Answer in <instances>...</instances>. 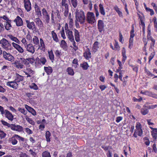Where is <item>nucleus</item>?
<instances>
[{
	"mask_svg": "<svg viewBox=\"0 0 157 157\" xmlns=\"http://www.w3.org/2000/svg\"><path fill=\"white\" fill-rule=\"evenodd\" d=\"M51 33L54 40L56 42H59V40L56 34L54 31H52Z\"/></svg>",
	"mask_w": 157,
	"mask_h": 157,
	"instance_id": "nucleus-32",
	"label": "nucleus"
},
{
	"mask_svg": "<svg viewBox=\"0 0 157 157\" xmlns=\"http://www.w3.org/2000/svg\"><path fill=\"white\" fill-rule=\"evenodd\" d=\"M24 58H20L15 59L14 62L12 63V64L14 65V66L17 69L20 70L25 68V66L23 65Z\"/></svg>",
	"mask_w": 157,
	"mask_h": 157,
	"instance_id": "nucleus-3",
	"label": "nucleus"
},
{
	"mask_svg": "<svg viewBox=\"0 0 157 157\" xmlns=\"http://www.w3.org/2000/svg\"><path fill=\"white\" fill-rule=\"evenodd\" d=\"M75 21H77L81 24H83L86 20V17L84 12L81 10H76L75 12Z\"/></svg>",
	"mask_w": 157,
	"mask_h": 157,
	"instance_id": "nucleus-1",
	"label": "nucleus"
},
{
	"mask_svg": "<svg viewBox=\"0 0 157 157\" xmlns=\"http://www.w3.org/2000/svg\"><path fill=\"white\" fill-rule=\"evenodd\" d=\"M134 29L133 28L131 30L130 32V36L129 39V48H131V46H132L133 44V38L134 36Z\"/></svg>",
	"mask_w": 157,
	"mask_h": 157,
	"instance_id": "nucleus-16",
	"label": "nucleus"
},
{
	"mask_svg": "<svg viewBox=\"0 0 157 157\" xmlns=\"http://www.w3.org/2000/svg\"><path fill=\"white\" fill-rule=\"evenodd\" d=\"M99 10L101 13L103 15H105V10L104 9L103 5L100 4L99 5Z\"/></svg>",
	"mask_w": 157,
	"mask_h": 157,
	"instance_id": "nucleus-33",
	"label": "nucleus"
},
{
	"mask_svg": "<svg viewBox=\"0 0 157 157\" xmlns=\"http://www.w3.org/2000/svg\"><path fill=\"white\" fill-rule=\"evenodd\" d=\"M119 41L121 43H123L124 41V40L123 39V36L121 34V33L120 32H119Z\"/></svg>",
	"mask_w": 157,
	"mask_h": 157,
	"instance_id": "nucleus-61",
	"label": "nucleus"
},
{
	"mask_svg": "<svg viewBox=\"0 0 157 157\" xmlns=\"http://www.w3.org/2000/svg\"><path fill=\"white\" fill-rule=\"evenodd\" d=\"M24 7L27 12L29 11L31 9L30 2L24 3Z\"/></svg>",
	"mask_w": 157,
	"mask_h": 157,
	"instance_id": "nucleus-28",
	"label": "nucleus"
},
{
	"mask_svg": "<svg viewBox=\"0 0 157 157\" xmlns=\"http://www.w3.org/2000/svg\"><path fill=\"white\" fill-rule=\"evenodd\" d=\"M29 87L31 89H33L34 90H37L38 88L37 85L34 83H32L29 86Z\"/></svg>",
	"mask_w": 157,
	"mask_h": 157,
	"instance_id": "nucleus-39",
	"label": "nucleus"
},
{
	"mask_svg": "<svg viewBox=\"0 0 157 157\" xmlns=\"http://www.w3.org/2000/svg\"><path fill=\"white\" fill-rule=\"evenodd\" d=\"M23 80V76L19 75L18 74H16L15 78L14 80L16 82L18 83L19 82H22Z\"/></svg>",
	"mask_w": 157,
	"mask_h": 157,
	"instance_id": "nucleus-19",
	"label": "nucleus"
},
{
	"mask_svg": "<svg viewBox=\"0 0 157 157\" xmlns=\"http://www.w3.org/2000/svg\"><path fill=\"white\" fill-rule=\"evenodd\" d=\"M36 61L37 65L38 64H42L44 65L47 62V60L46 58L44 57H41L40 59L37 58H36Z\"/></svg>",
	"mask_w": 157,
	"mask_h": 157,
	"instance_id": "nucleus-17",
	"label": "nucleus"
},
{
	"mask_svg": "<svg viewBox=\"0 0 157 157\" xmlns=\"http://www.w3.org/2000/svg\"><path fill=\"white\" fill-rule=\"evenodd\" d=\"M156 107H157V104L151 105H149L147 106V108L149 109H154Z\"/></svg>",
	"mask_w": 157,
	"mask_h": 157,
	"instance_id": "nucleus-60",
	"label": "nucleus"
},
{
	"mask_svg": "<svg viewBox=\"0 0 157 157\" xmlns=\"http://www.w3.org/2000/svg\"><path fill=\"white\" fill-rule=\"evenodd\" d=\"M35 22L39 28H41L43 26L42 22L39 18H36L35 19Z\"/></svg>",
	"mask_w": 157,
	"mask_h": 157,
	"instance_id": "nucleus-23",
	"label": "nucleus"
},
{
	"mask_svg": "<svg viewBox=\"0 0 157 157\" xmlns=\"http://www.w3.org/2000/svg\"><path fill=\"white\" fill-rule=\"evenodd\" d=\"M10 21L6 22V24H4L5 27L6 29L7 30H10L11 28V25Z\"/></svg>",
	"mask_w": 157,
	"mask_h": 157,
	"instance_id": "nucleus-34",
	"label": "nucleus"
},
{
	"mask_svg": "<svg viewBox=\"0 0 157 157\" xmlns=\"http://www.w3.org/2000/svg\"><path fill=\"white\" fill-rule=\"evenodd\" d=\"M10 129L13 131L18 132H22L23 131V127L20 125H16L14 124H10Z\"/></svg>",
	"mask_w": 157,
	"mask_h": 157,
	"instance_id": "nucleus-8",
	"label": "nucleus"
},
{
	"mask_svg": "<svg viewBox=\"0 0 157 157\" xmlns=\"http://www.w3.org/2000/svg\"><path fill=\"white\" fill-rule=\"evenodd\" d=\"M86 21L90 24H92L95 21L94 14L93 12H89L87 13L86 16Z\"/></svg>",
	"mask_w": 157,
	"mask_h": 157,
	"instance_id": "nucleus-7",
	"label": "nucleus"
},
{
	"mask_svg": "<svg viewBox=\"0 0 157 157\" xmlns=\"http://www.w3.org/2000/svg\"><path fill=\"white\" fill-rule=\"evenodd\" d=\"M148 32V34H147V39L149 40H151L152 42V43H151V46H150V48H152V45L153 46L154 44H155V40L153 38H152L150 36V34H151V32Z\"/></svg>",
	"mask_w": 157,
	"mask_h": 157,
	"instance_id": "nucleus-25",
	"label": "nucleus"
},
{
	"mask_svg": "<svg viewBox=\"0 0 157 157\" xmlns=\"http://www.w3.org/2000/svg\"><path fill=\"white\" fill-rule=\"evenodd\" d=\"M149 128L152 130L151 131V134L153 140V141L155 143V141L157 140V128H153L151 127Z\"/></svg>",
	"mask_w": 157,
	"mask_h": 157,
	"instance_id": "nucleus-11",
	"label": "nucleus"
},
{
	"mask_svg": "<svg viewBox=\"0 0 157 157\" xmlns=\"http://www.w3.org/2000/svg\"><path fill=\"white\" fill-rule=\"evenodd\" d=\"M42 157H51L50 153L48 151H43L42 154Z\"/></svg>",
	"mask_w": 157,
	"mask_h": 157,
	"instance_id": "nucleus-36",
	"label": "nucleus"
},
{
	"mask_svg": "<svg viewBox=\"0 0 157 157\" xmlns=\"http://www.w3.org/2000/svg\"><path fill=\"white\" fill-rule=\"evenodd\" d=\"M25 108L29 112L31 113L33 116L36 115V111L31 107L27 105H25Z\"/></svg>",
	"mask_w": 157,
	"mask_h": 157,
	"instance_id": "nucleus-18",
	"label": "nucleus"
},
{
	"mask_svg": "<svg viewBox=\"0 0 157 157\" xmlns=\"http://www.w3.org/2000/svg\"><path fill=\"white\" fill-rule=\"evenodd\" d=\"M9 67L6 65H3L1 68V71L2 73H6L9 70Z\"/></svg>",
	"mask_w": 157,
	"mask_h": 157,
	"instance_id": "nucleus-29",
	"label": "nucleus"
},
{
	"mask_svg": "<svg viewBox=\"0 0 157 157\" xmlns=\"http://www.w3.org/2000/svg\"><path fill=\"white\" fill-rule=\"evenodd\" d=\"M99 43L98 41H96L94 42L93 44V49H98L99 48Z\"/></svg>",
	"mask_w": 157,
	"mask_h": 157,
	"instance_id": "nucleus-55",
	"label": "nucleus"
},
{
	"mask_svg": "<svg viewBox=\"0 0 157 157\" xmlns=\"http://www.w3.org/2000/svg\"><path fill=\"white\" fill-rule=\"evenodd\" d=\"M51 133L49 131H47L45 133V138L47 142H50L51 141Z\"/></svg>",
	"mask_w": 157,
	"mask_h": 157,
	"instance_id": "nucleus-27",
	"label": "nucleus"
},
{
	"mask_svg": "<svg viewBox=\"0 0 157 157\" xmlns=\"http://www.w3.org/2000/svg\"><path fill=\"white\" fill-rule=\"evenodd\" d=\"M0 121L4 126H7L8 128L10 127L11 124H10L6 121L2 120H1Z\"/></svg>",
	"mask_w": 157,
	"mask_h": 157,
	"instance_id": "nucleus-50",
	"label": "nucleus"
},
{
	"mask_svg": "<svg viewBox=\"0 0 157 157\" xmlns=\"http://www.w3.org/2000/svg\"><path fill=\"white\" fill-rule=\"evenodd\" d=\"M132 100L134 102H136L137 101L140 102L142 100V98L140 97V98L139 99H137L135 97H134L133 98Z\"/></svg>",
	"mask_w": 157,
	"mask_h": 157,
	"instance_id": "nucleus-63",
	"label": "nucleus"
},
{
	"mask_svg": "<svg viewBox=\"0 0 157 157\" xmlns=\"http://www.w3.org/2000/svg\"><path fill=\"white\" fill-rule=\"evenodd\" d=\"M37 15L38 17L41 16H42L41 11L40 10V9L36 10H35Z\"/></svg>",
	"mask_w": 157,
	"mask_h": 157,
	"instance_id": "nucleus-62",
	"label": "nucleus"
},
{
	"mask_svg": "<svg viewBox=\"0 0 157 157\" xmlns=\"http://www.w3.org/2000/svg\"><path fill=\"white\" fill-rule=\"evenodd\" d=\"M25 119L30 124L34 125L35 124V122L33 120L32 118H29L28 116H26L25 117Z\"/></svg>",
	"mask_w": 157,
	"mask_h": 157,
	"instance_id": "nucleus-35",
	"label": "nucleus"
},
{
	"mask_svg": "<svg viewBox=\"0 0 157 157\" xmlns=\"http://www.w3.org/2000/svg\"><path fill=\"white\" fill-rule=\"evenodd\" d=\"M0 112L1 114L3 116L4 114L5 117L7 118L9 120L12 121L13 119V114L8 110H4V108H2L0 109Z\"/></svg>",
	"mask_w": 157,
	"mask_h": 157,
	"instance_id": "nucleus-5",
	"label": "nucleus"
},
{
	"mask_svg": "<svg viewBox=\"0 0 157 157\" xmlns=\"http://www.w3.org/2000/svg\"><path fill=\"white\" fill-rule=\"evenodd\" d=\"M122 55L123 57L122 59V62L123 63H124L127 59V56L126 55V51L125 50H122Z\"/></svg>",
	"mask_w": 157,
	"mask_h": 157,
	"instance_id": "nucleus-30",
	"label": "nucleus"
},
{
	"mask_svg": "<svg viewBox=\"0 0 157 157\" xmlns=\"http://www.w3.org/2000/svg\"><path fill=\"white\" fill-rule=\"evenodd\" d=\"M49 56L50 59L51 60H53L54 59V56L52 50L50 52H48Z\"/></svg>",
	"mask_w": 157,
	"mask_h": 157,
	"instance_id": "nucleus-49",
	"label": "nucleus"
},
{
	"mask_svg": "<svg viewBox=\"0 0 157 157\" xmlns=\"http://www.w3.org/2000/svg\"><path fill=\"white\" fill-rule=\"evenodd\" d=\"M40 46L38 48V49H39L40 48V46L42 48H45V45L44 44V42L43 39L41 38L40 39Z\"/></svg>",
	"mask_w": 157,
	"mask_h": 157,
	"instance_id": "nucleus-44",
	"label": "nucleus"
},
{
	"mask_svg": "<svg viewBox=\"0 0 157 157\" xmlns=\"http://www.w3.org/2000/svg\"><path fill=\"white\" fill-rule=\"evenodd\" d=\"M72 63L74 64L73 66H74L75 68H76L78 65V59H74L72 61Z\"/></svg>",
	"mask_w": 157,
	"mask_h": 157,
	"instance_id": "nucleus-48",
	"label": "nucleus"
},
{
	"mask_svg": "<svg viewBox=\"0 0 157 157\" xmlns=\"http://www.w3.org/2000/svg\"><path fill=\"white\" fill-rule=\"evenodd\" d=\"M67 71L68 74L71 75H73L74 74V72L73 69L71 67H68L67 69Z\"/></svg>",
	"mask_w": 157,
	"mask_h": 157,
	"instance_id": "nucleus-37",
	"label": "nucleus"
},
{
	"mask_svg": "<svg viewBox=\"0 0 157 157\" xmlns=\"http://www.w3.org/2000/svg\"><path fill=\"white\" fill-rule=\"evenodd\" d=\"M26 71L28 73H29L30 75H33L34 73V71L30 68H27L26 69Z\"/></svg>",
	"mask_w": 157,
	"mask_h": 157,
	"instance_id": "nucleus-53",
	"label": "nucleus"
},
{
	"mask_svg": "<svg viewBox=\"0 0 157 157\" xmlns=\"http://www.w3.org/2000/svg\"><path fill=\"white\" fill-rule=\"evenodd\" d=\"M27 59V61L29 62V63L32 64V65H35V66L36 67H37V64L36 59L35 61L34 59L32 58H28Z\"/></svg>",
	"mask_w": 157,
	"mask_h": 157,
	"instance_id": "nucleus-26",
	"label": "nucleus"
},
{
	"mask_svg": "<svg viewBox=\"0 0 157 157\" xmlns=\"http://www.w3.org/2000/svg\"><path fill=\"white\" fill-rule=\"evenodd\" d=\"M27 27L29 29H32L35 28V25L33 22H30L28 20H26Z\"/></svg>",
	"mask_w": 157,
	"mask_h": 157,
	"instance_id": "nucleus-20",
	"label": "nucleus"
},
{
	"mask_svg": "<svg viewBox=\"0 0 157 157\" xmlns=\"http://www.w3.org/2000/svg\"><path fill=\"white\" fill-rule=\"evenodd\" d=\"M145 10L147 11L150 12V14L151 15H152L154 14V12L153 10L147 7H146Z\"/></svg>",
	"mask_w": 157,
	"mask_h": 157,
	"instance_id": "nucleus-54",
	"label": "nucleus"
},
{
	"mask_svg": "<svg viewBox=\"0 0 157 157\" xmlns=\"http://www.w3.org/2000/svg\"><path fill=\"white\" fill-rule=\"evenodd\" d=\"M75 40L79 42L80 40L79 33L77 29H75L74 30Z\"/></svg>",
	"mask_w": 157,
	"mask_h": 157,
	"instance_id": "nucleus-22",
	"label": "nucleus"
},
{
	"mask_svg": "<svg viewBox=\"0 0 157 157\" xmlns=\"http://www.w3.org/2000/svg\"><path fill=\"white\" fill-rule=\"evenodd\" d=\"M67 44L65 40H62L61 42V45L63 48H65L67 46Z\"/></svg>",
	"mask_w": 157,
	"mask_h": 157,
	"instance_id": "nucleus-52",
	"label": "nucleus"
},
{
	"mask_svg": "<svg viewBox=\"0 0 157 157\" xmlns=\"http://www.w3.org/2000/svg\"><path fill=\"white\" fill-rule=\"evenodd\" d=\"M143 140L145 144L147 146H148L149 145L150 141L148 137L147 136L144 137L143 138Z\"/></svg>",
	"mask_w": 157,
	"mask_h": 157,
	"instance_id": "nucleus-41",
	"label": "nucleus"
},
{
	"mask_svg": "<svg viewBox=\"0 0 157 157\" xmlns=\"http://www.w3.org/2000/svg\"><path fill=\"white\" fill-rule=\"evenodd\" d=\"M65 30L67 36L69 40L72 42H73V45L75 46V42L74 41V37L72 31L69 29L67 24H66L65 26Z\"/></svg>",
	"mask_w": 157,
	"mask_h": 157,
	"instance_id": "nucleus-4",
	"label": "nucleus"
},
{
	"mask_svg": "<svg viewBox=\"0 0 157 157\" xmlns=\"http://www.w3.org/2000/svg\"><path fill=\"white\" fill-rule=\"evenodd\" d=\"M42 12L43 18L44 19L46 22L47 23H49L50 18L49 15L48 14L47 10L45 8H43L42 9Z\"/></svg>",
	"mask_w": 157,
	"mask_h": 157,
	"instance_id": "nucleus-10",
	"label": "nucleus"
},
{
	"mask_svg": "<svg viewBox=\"0 0 157 157\" xmlns=\"http://www.w3.org/2000/svg\"><path fill=\"white\" fill-rule=\"evenodd\" d=\"M149 112L147 109L142 108L141 109V113L143 115H145L147 114Z\"/></svg>",
	"mask_w": 157,
	"mask_h": 157,
	"instance_id": "nucleus-43",
	"label": "nucleus"
},
{
	"mask_svg": "<svg viewBox=\"0 0 157 157\" xmlns=\"http://www.w3.org/2000/svg\"><path fill=\"white\" fill-rule=\"evenodd\" d=\"M114 10L118 13L120 17H122V12L120 11V9L117 6H115L114 8Z\"/></svg>",
	"mask_w": 157,
	"mask_h": 157,
	"instance_id": "nucleus-40",
	"label": "nucleus"
},
{
	"mask_svg": "<svg viewBox=\"0 0 157 157\" xmlns=\"http://www.w3.org/2000/svg\"><path fill=\"white\" fill-rule=\"evenodd\" d=\"M6 136V134L2 130L0 129V138H4Z\"/></svg>",
	"mask_w": 157,
	"mask_h": 157,
	"instance_id": "nucleus-46",
	"label": "nucleus"
},
{
	"mask_svg": "<svg viewBox=\"0 0 157 157\" xmlns=\"http://www.w3.org/2000/svg\"><path fill=\"white\" fill-rule=\"evenodd\" d=\"M25 129L26 132L28 134H32L33 133V131L28 128H25Z\"/></svg>",
	"mask_w": 157,
	"mask_h": 157,
	"instance_id": "nucleus-57",
	"label": "nucleus"
},
{
	"mask_svg": "<svg viewBox=\"0 0 157 157\" xmlns=\"http://www.w3.org/2000/svg\"><path fill=\"white\" fill-rule=\"evenodd\" d=\"M7 86L16 90L18 88V84L15 82V80L11 81H8L6 82Z\"/></svg>",
	"mask_w": 157,
	"mask_h": 157,
	"instance_id": "nucleus-9",
	"label": "nucleus"
},
{
	"mask_svg": "<svg viewBox=\"0 0 157 157\" xmlns=\"http://www.w3.org/2000/svg\"><path fill=\"white\" fill-rule=\"evenodd\" d=\"M24 63L23 65L27 67H30L29 63V62L27 59H25L24 58Z\"/></svg>",
	"mask_w": 157,
	"mask_h": 157,
	"instance_id": "nucleus-51",
	"label": "nucleus"
},
{
	"mask_svg": "<svg viewBox=\"0 0 157 157\" xmlns=\"http://www.w3.org/2000/svg\"><path fill=\"white\" fill-rule=\"evenodd\" d=\"M44 69L45 71L46 72L47 75H49L51 74L53 71L52 68L50 66L44 67Z\"/></svg>",
	"mask_w": 157,
	"mask_h": 157,
	"instance_id": "nucleus-21",
	"label": "nucleus"
},
{
	"mask_svg": "<svg viewBox=\"0 0 157 157\" xmlns=\"http://www.w3.org/2000/svg\"><path fill=\"white\" fill-rule=\"evenodd\" d=\"M3 55L4 58L6 60L11 62H13L14 60V57L10 53H7L6 52H3Z\"/></svg>",
	"mask_w": 157,
	"mask_h": 157,
	"instance_id": "nucleus-12",
	"label": "nucleus"
},
{
	"mask_svg": "<svg viewBox=\"0 0 157 157\" xmlns=\"http://www.w3.org/2000/svg\"><path fill=\"white\" fill-rule=\"evenodd\" d=\"M53 13L55 14V16L57 17L58 18L60 19L61 18L60 15L59 10H57L56 12H55Z\"/></svg>",
	"mask_w": 157,
	"mask_h": 157,
	"instance_id": "nucleus-56",
	"label": "nucleus"
},
{
	"mask_svg": "<svg viewBox=\"0 0 157 157\" xmlns=\"http://www.w3.org/2000/svg\"><path fill=\"white\" fill-rule=\"evenodd\" d=\"M17 140L19 143L24 142L25 141V138L17 134H15L12 137L9 139L8 142L13 145H15L18 143Z\"/></svg>",
	"mask_w": 157,
	"mask_h": 157,
	"instance_id": "nucleus-2",
	"label": "nucleus"
},
{
	"mask_svg": "<svg viewBox=\"0 0 157 157\" xmlns=\"http://www.w3.org/2000/svg\"><path fill=\"white\" fill-rule=\"evenodd\" d=\"M89 50H88L86 51L83 54L85 58L87 60L89 59L91 57V53Z\"/></svg>",
	"mask_w": 157,
	"mask_h": 157,
	"instance_id": "nucleus-24",
	"label": "nucleus"
},
{
	"mask_svg": "<svg viewBox=\"0 0 157 157\" xmlns=\"http://www.w3.org/2000/svg\"><path fill=\"white\" fill-rule=\"evenodd\" d=\"M1 46L4 48H7V49H11L10 48H9L10 46V44L5 39L3 38L1 40Z\"/></svg>",
	"mask_w": 157,
	"mask_h": 157,
	"instance_id": "nucleus-13",
	"label": "nucleus"
},
{
	"mask_svg": "<svg viewBox=\"0 0 157 157\" xmlns=\"http://www.w3.org/2000/svg\"><path fill=\"white\" fill-rule=\"evenodd\" d=\"M18 110L25 115H26L27 113V111L25 110L24 108L18 107Z\"/></svg>",
	"mask_w": 157,
	"mask_h": 157,
	"instance_id": "nucleus-42",
	"label": "nucleus"
},
{
	"mask_svg": "<svg viewBox=\"0 0 157 157\" xmlns=\"http://www.w3.org/2000/svg\"><path fill=\"white\" fill-rule=\"evenodd\" d=\"M81 66L84 70H86L88 69L89 66L88 63L86 62H84L81 64Z\"/></svg>",
	"mask_w": 157,
	"mask_h": 157,
	"instance_id": "nucleus-31",
	"label": "nucleus"
},
{
	"mask_svg": "<svg viewBox=\"0 0 157 157\" xmlns=\"http://www.w3.org/2000/svg\"><path fill=\"white\" fill-rule=\"evenodd\" d=\"M141 124L140 122H137L136 123V129H135L134 132L133 134V136L136 138L137 135L141 136L143 133V131L141 129Z\"/></svg>",
	"mask_w": 157,
	"mask_h": 157,
	"instance_id": "nucleus-6",
	"label": "nucleus"
},
{
	"mask_svg": "<svg viewBox=\"0 0 157 157\" xmlns=\"http://www.w3.org/2000/svg\"><path fill=\"white\" fill-rule=\"evenodd\" d=\"M33 43L35 44H39V40L38 37L35 36L33 38Z\"/></svg>",
	"mask_w": 157,
	"mask_h": 157,
	"instance_id": "nucleus-47",
	"label": "nucleus"
},
{
	"mask_svg": "<svg viewBox=\"0 0 157 157\" xmlns=\"http://www.w3.org/2000/svg\"><path fill=\"white\" fill-rule=\"evenodd\" d=\"M67 0H62V2L61 3L62 6H64L65 9L68 8V5L67 3Z\"/></svg>",
	"mask_w": 157,
	"mask_h": 157,
	"instance_id": "nucleus-38",
	"label": "nucleus"
},
{
	"mask_svg": "<svg viewBox=\"0 0 157 157\" xmlns=\"http://www.w3.org/2000/svg\"><path fill=\"white\" fill-rule=\"evenodd\" d=\"M13 46L16 49H22V48L18 44H17L14 43H12Z\"/></svg>",
	"mask_w": 157,
	"mask_h": 157,
	"instance_id": "nucleus-58",
	"label": "nucleus"
},
{
	"mask_svg": "<svg viewBox=\"0 0 157 157\" xmlns=\"http://www.w3.org/2000/svg\"><path fill=\"white\" fill-rule=\"evenodd\" d=\"M101 147L103 148L105 151H107L109 149H112L111 146H105L104 145H102L101 146Z\"/></svg>",
	"mask_w": 157,
	"mask_h": 157,
	"instance_id": "nucleus-59",
	"label": "nucleus"
},
{
	"mask_svg": "<svg viewBox=\"0 0 157 157\" xmlns=\"http://www.w3.org/2000/svg\"><path fill=\"white\" fill-rule=\"evenodd\" d=\"M14 21L16 23V25L17 26H20L23 25V21L21 18L19 16H17Z\"/></svg>",
	"mask_w": 157,
	"mask_h": 157,
	"instance_id": "nucleus-15",
	"label": "nucleus"
},
{
	"mask_svg": "<svg viewBox=\"0 0 157 157\" xmlns=\"http://www.w3.org/2000/svg\"><path fill=\"white\" fill-rule=\"evenodd\" d=\"M104 24L103 21L101 20H98V28L100 33L104 31Z\"/></svg>",
	"mask_w": 157,
	"mask_h": 157,
	"instance_id": "nucleus-14",
	"label": "nucleus"
},
{
	"mask_svg": "<svg viewBox=\"0 0 157 157\" xmlns=\"http://www.w3.org/2000/svg\"><path fill=\"white\" fill-rule=\"evenodd\" d=\"M122 119L123 117H118L116 118V121L117 123H119L122 120Z\"/></svg>",
	"mask_w": 157,
	"mask_h": 157,
	"instance_id": "nucleus-64",
	"label": "nucleus"
},
{
	"mask_svg": "<svg viewBox=\"0 0 157 157\" xmlns=\"http://www.w3.org/2000/svg\"><path fill=\"white\" fill-rule=\"evenodd\" d=\"M71 2L73 7L75 8L77 6V0H71Z\"/></svg>",
	"mask_w": 157,
	"mask_h": 157,
	"instance_id": "nucleus-45",
	"label": "nucleus"
}]
</instances>
